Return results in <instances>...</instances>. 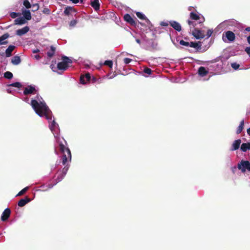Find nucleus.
<instances>
[{
    "instance_id": "2f4dec72",
    "label": "nucleus",
    "mask_w": 250,
    "mask_h": 250,
    "mask_svg": "<svg viewBox=\"0 0 250 250\" xmlns=\"http://www.w3.org/2000/svg\"><path fill=\"white\" fill-rule=\"evenodd\" d=\"M23 5L26 7L27 9H29L31 8V4L28 0H24L23 2Z\"/></svg>"
},
{
    "instance_id": "58836bf2",
    "label": "nucleus",
    "mask_w": 250,
    "mask_h": 250,
    "mask_svg": "<svg viewBox=\"0 0 250 250\" xmlns=\"http://www.w3.org/2000/svg\"><path fill=\"white\" fill-rule=\"evenodd\" d=\"M42 12L46 15H49L50 14V10L47 7L44 8Z\"/></svg>"
},
{
    "instance_id": "a18cd8bd",
    "label": "nucleus",
    "mask_w": 250,
    "mask_h": 250,
    "mask_svg": "<svg viewBox=\"0 0 250 250\" xmlns=\"http://www.w3.org/2000/svg\"><path fill=\"white\" fill-rule=\"evenodd\" d=\"M180 44H181V45H185V46H188V42H185L183 40H181L180 42Z\"/></svg>"
},
{
    "instance_id": "de8ad7c7",
    "label": "nucleus",
    "mask_w": 250,
    "mask_h": 250,
    "mask_svg": "<svg viewBox=\"0 0 250 250\" xmlns=\"http://www.w3.org/2000/svg\"><path fill=\"white\" fill-rule=\"evenodd\" d=\"M32 52L33 53H37L40 52V50L39 49H34Z\"/></svg>"
},
{
    "instance_id": "37998d69",
    "label": "nucleus",
    "mask_w": 250,
    "mask_h": 250,
    "mask_svg": "<svg viewBox=\"0 0 250 250\" xmlns=\"http://www.w3.org/2000/svg\"><path fill=\"white\" fill-rule=\"evenodd\" d=\"M132 60L131 59L125 58L124 60V62L125 64H128L131 62Z\"/></svg>"
},
{
    "instance_id": "0eeeda50",
    "label": "nucleus",
    "mask_w": 250,
    "mask_h": 250,
    "mask_svg": "<svg viewBox=\"0 0 250 250\" xmlns=\"http://www.w3.org/2000/svg\"><path fill=\"white\" fill-rule=\"evenodd\" d=\"M69 167L67 166H65L63 168L58 172V176L55 179L56 183L54 185L61 182L65 177L68 170Z\"/></svg>"
},
{
    "instance_id": "7ed1b4c3",
    "label": "nucleus",
    "mask_w": 250,
    "mask_h": 250,
    "mask_svg": "<svg viewBox=\"0 0 250 250\" xmlns=\"http://www.w3.org/2000/svg\"><path fill=\"white\" fill-rule=\"evenodd\" d=\"M188 26L190 27V32L196 39H203L205 37V33L203 31L199 29L197 26H194L193 22L188 21Z\"/></svg>"
},
{
    "instance_id": "6ab92c4d",
    "label": "nucleus",
    "mask_w": 250,
    "mask_h": 250,
    "mask_svg": "<svg viewBox=\"0 0 250 250\" xmlns=\"http://www.w3.org/2000/svg\"><path fill=\"white\" fill-rule=\"evenodd\" d=\"M15 48L16 47L14 45H9L5 50V57H10L12 55V51L15 49Z\"/></svg>"
},
{
    "instance_id": "680f3d73",
    "label": "nucleus",
    "mask_w": 250,
    "mask_h": 250,
    "mask_svg": "<svg viewBox=\"0 0 250 250\" xmlns=\"http://www.w3.org/2000/svg\"><path fill=\"white\" fill-rule=\"evenodd\" d=\"M152 45H153V46H155V45H153V42L152 43Z\"/></svg>"
},
{
    "instance_id": "b1692460",
    "label": "nucleus",
    "mask_w": 250,
    "mask_h": 250,
    "mask_svg": "<svg viewBox=\"0 0 250 250\" xmlns=\"http://www.w3.org/2000/svg\"><path fill=\"white\" fill-rule=\"evenodd\" d=\"M198 72L199 75L202 77L206 76L208 73V71L203 66L200 67Z\"/></svg>"
},
{
    "instance_id": "3c124183",
    "label": "nucleus",
    "mask_w": 250,
    "mask_h": 250,
    "mask_svg": "<svg viewBox=\"0 0 250 250\" xmlns=\"http://www.w3.org/2000/svg\"><path fill=\"white\" fill-rule=\"evenodd\" d=\"M229 22V21H224V22H223L221 24V25H224V24L226 25V24H227L228 22Z\"/></svg>"
},
{
    "instance_id": "4468645a",
    "label": "nucleus",
    "mask_w": 250,
    "mask_h": 250,
    "mask_svg": "<svg viewBox=\"0 0 250 250\" xmlns=\"http://www.w3.org/2000/svg\"><path fill=\"white\" fill-rule=\"evenodd\" d=\"M124 20L125 21L129 23L131 25H135L136 23L133 19L131 17V16L128 14H126L124 15Z\"/></svg>"
},
{
    "instance_id": "5fc2aeb1",
    "label": "nucleus",
    "mask_w": 250,
    "mask_h": 250,
    "mask_svg": "<svg viewBox=\"0 0 250 250\" xmlns=\"http://www.w3.org/2000/svg\"><path fill=\"white\" fill-rule=\"evenodd\" d=\"M54 185L49 184V185H48V188H52L53 187V186H54Z\"/></svg>"
},
{
    "instance_id": "ddd939ff",
    "label": "nucleus",
    "mask_w": 250,
    "mask_h": 250,
    "mask_svg": "<svg viewBox=\"0 0 250 250\" xmlns=\"http://www.w3.org/2000/svg\"><path fill=\"white\" fill-rule=\"evenodd\" d=\"M10 37V35L8 33L3 34L0 37V45H5L8 43V41L6 40Z\"/></svg>"
},
{
    "instance_id": "7c9ffc66",
    "label": "nucleus",
    "mask_w": 250,
    "mask_h": 250,
    "mask_svg": "<svg viewBox=\"0 0 250 250\" xmlns=\"http://www.w3.org/2000/svg\"><path fill=\"white\" fill-rule=\"evenodd\" d=\"M13 77V74L10 71H6L4 73V77L7 79H11Z\"/></svg>"
},
{
    "instance_id": "09e8293b",
    "label": "nucleus",
    "mask_w": 250,
    "mask_h": 250,
    "mask_svg": "<svg viewBox=\"0 0 250 250\" xmlns=\"http://www.w3.org/2000/svg\"><path fill=\"white\" fill-rule=\"evenodd\" d=\"M34 58L37 60H39L41 58V57L39 55H35Z\"/></svg>"
},
{
    "instance_id": "1a4fd4ad",
    "label": "nucleus",
    "mask_w": 250,
    "mask_h": 250,
    "mask_svg": "<svg viewBox=\"0 0 250 250\" xmlns=\"http://www.w3.org/2000/svg\"><path fill=\"white\" fill-rule=\"evenodd\" d=\"M202 44L200 42H188V46L193 48L195 52H203L205 50H201Z\"/></svg>"
},
{
    "instance_id": "39448f33",
    "label": "nucleus",
    "mask_w": 250,
    "mask_h": 250,
    "mask_svg": "<svg viewBox=\"0 0 250 250\" xmlns=\"http://www.w3.org/2000/svg\"><path fill=\"white\" fill-rule=\"evenodd\" d=\"M62 62L57 64V68L60 70L65 71L69 67V64L72 63V61L66 56L62 57Z\"/></svg>"
},
{
    "instance_id": "2eb2a0df",
    "label": "nucleus",
    "mask_w": 250,
    "mask_h": 250,
    "mask_svg": "<svg viewBox=\"0 0 250 250\" xmlns=\"http://www.w3.org/2000/svg\"><path fill=\"white\" fill-rule=\"evenodd\" d=\"M91 78L89 73H86L84 75H82L80 77V82L81 83L85 84L87 82L90 81Z\"/></svg>"
},
{
    "instance_id": "f3484780",
    "label": "nucleus",
    "mask_w": 250,
    "mask_h": 250,
    "mask_svg": "<svg viewBox=\"0 0 250 250\" xmlns=\"http://www.w3.org/2000/svg\"><path fill=\"white\" fill-rule=\"evenodd\" d=\"M30 201V199L27 196H26L24 198L21 199L18 203V205L20 207L24 206L26 204Z\"/></svg>"
},
{
    "instance_id": "bb28decb",
    "label": "nucleus",
    "mask_w": 250,
    "mask_h": 250,
    "mask_svg": "<svg viewBox=\"0 0 250 250\" xmlns=\"http://www.w3.org/2000/svg\"><path fill=\"white\" fill-rule=\"evenodd\" d=\"M137 17L141 20H145L146 22H149V20L146 17V16L143 13L140 12H137L136 13Z\"/></svg>"
},
{
    "instance_id": "bf43d9fd",
    "label": "nucleus",
    "mask_w": 250,
    "mask_h": 250,
    "mask_svg": "<svg viewBox=\"0 0 250 250\" xmlns=\"http://www.w3.org/2000/svg\"><path fill=\"white\" fill-rule=\"evenodd\" d=\"M96 79L93 78L92 79L93 82H94L95 81Z\"/></svg>"
},
{
    "instance_id": "ea45409f",
    "label": "nucleus",
    "mask_w": 250,
    "mask_h": 250,
    "mask_svg": "<svg viewBox=\"0 0 250 250\" xmlns=\"http://www.w3.org/2000/svg\"><path fill=\"white\" fill-rule=\"evenodd\" d=\"M78 22V21L76 20H72L69 23V26L71 27L75 26Z\"/></svg>"
},
{
    "instance_id": "5701e85b",
    "label": "nucleus",
    "mask_w": 250,
    "mask_h": 250,
    "mask_svg": "<svg viewBox=\"0 0 250 250\" xmlns=\"http://www.w3.org/2000/svg\"><path fill=\"white\" fill-rule=\"evenodd\" d=\"M22 14L25 20H30L31 19L32 17L31 13L29 10H25L22 11Z\"/></svg>"
},
{
    "instance_id": "aec40b11",
    "label": "nucleus",
    "mask_w": 250,
    "mask_h": 250,
    "mask_svg": "<svg viewBox=\"0 0 250 250\" xmlns=\"http://www.w3.org/2000/svg\"><path fill=\"white\" fill-rule=\"evenodd\" d=\"M72 12L76 13V10L70 6H67L64 10V14L66 16H69Z\"/></svg>"
},
{
    "instance_id": "a878e982",
    "label": "nucleus",
    "mask_w": 250,
    "mask_h": 250,
    "mask_svg": "<svg viewBox=\"0 0 250 250\" xmlns=\"http://www.w3.org/2000/svg\"><path fill=\"white\" fill-rule=\"evenodd\" d=\"M55 51H56V48L54 46L51 45L50 46V49L47 53V57L50 58H52L54 56V55L55 53Z\"/></svg>"
},
{
    "instance_id": "9b49d317",
    "label": "nucleus",
    "mask_w": 250,
    "mask_h": 250,
    "mask_svg": "<svg viewBox=\"0 0 250 250\" xmlns=\"http://www.w3.org/2000/svg\"><path fill=\"white\" fill-rule=\"evenodd\" d=\"M241 143V139H237L235 140L231 146V147L230 149L231 151H235L238 149L240 146V145Z\"/></svg>"
},
{
    "instance_id": "e2e57ef3",
    "label": "nucleus",
    "mask_w": 250,
    "mask_h": 250,
    "mask_svg": "<svg viewBox=\"0 0 250 250\" xmlns=\"http://www.w3.org/2000/svg\"><path fill=\"white\" fill-rule=\"evenodd\" d=\"M4 53H3L2 54H1V56H3Z\"/></svg>"
},
{
    "instance_id": "052dcab7",
    "label": "nucleus",
    "mask_w": 250,
    "mask_h": 250,
    "mask_svg": "<svg viewBox=\"0 0 250 250\" xmlns=\"http://www.w3.org/2000/svg\"><path fill=\"white\" fill-rule=\"evenodd\" d=\"M80 0L81 3H83V0Z\"/></svg>"
},
{
    "instance_id": "864d4df0",
    "label": "nucleus",
    "mask_w": 250,
    "mask_h": 250,
    "mask_svg": "<svg viewBox=\"0 0 250 250\" xmlns=\"http://www.w3.org/2000/svg\"><path fill=\"white\" fill-rule=\"evenodd\" d=\"M136 42L139 44L141 43V41L138 39H136Z\"/></svg>"
},
{
    "instance_id": "6e6d98bb",
    "label": "nucleus",
    "mask_w": 250,
    "mask_h": 250,
    "mask_svg": "<svg viewBox=\"0 0 250 250\" xmlns=\"http://www.w3.org/2000/svg\"><path fill=\"white\" fill-rule=\"evenodd\" d=\"M245 30L247 31H248V32H250V27H247L245 29Z\"/></svg>"
},
{
    "instance_id": "f257e3e1",
    "label": "nucleus",
    "mask_w": 250,
    "mask_h": 250,
    "mask_svg": "<svg viewBox=\"0 0 250 250\" xmlns=\"http://www.w3.org/2000/svg\"><path fill=\"white\" fill-rule=\"evenodd\" d=\"M31 105L39 116H44L48 120L49 123V127L51 131H53L57 125H58L54 119H52V113L44 102L39 103L36 100L32 99L31 101Z\"/></svg>"
},
{
    "instance_id": "473e14b6",
    "label": "nucleus",
    "mask_w": 250,
    "mask_h": 250,
    "mask_svg": "<svg viewBox=\"0 0 250 250\" xmlns=\"http://www.w3.org/2000/svg\"><path fill=\"white\" fill-rule=\"evenodd\" d=\"M32 11L33 12L37 11L39 9V5L38 3H35L31 5Z\"/></svg>"
},
{
    "instance_id": "8fccbe9b",
    "label": "nucleus",
    "mask_w": 250,
    "mask_h": 250,
    "mask_svg": "<svg viewBox=\"0 0 250 250\" xmlns=\"http://www.w3.org/2000/svg\"><path fill=\"white\" fill-rule=\"evenodd\" d=\"M71 1L73 3H77L79 2V0H69Z\"/></svg>"
},
{
    "instance_id": "cd10ccee",
    "label": "nucleus",
    "mask_w": 250,
    "mask_h": 250,
    "mask_svg": "<svg viewBox=\"0 0 250 250\" xmlns=\"http://www.w3.org/2000/svg\"><path fill=\"white\" fill-rule=\"evenodd\" d=\"M21 62V58L18 56H16L13 57L11 60L12 63L14 65L19 64Z\"/></svg>"
},
{
    "instance_id": "4c0bfd02",
    "label": "nucleus",
    "mask_w": 250,
    "mask_h": 250,
    "mask_svg": "<svg viewBox=\"0 0 250 250\" xmlns=\"http://www.w3.org/2000/svg\"><path fill=\"white\" fill-rule=\"evenodd\" d=\"M144 72L147 74L150 75L152 73V71L150 68H148V67H146L144 69Z\"/></svg>"
},
{
    "instance_id": "423d86ee",
    "label": "nucleus",
    "mask_w": 250,
    "mask_h": 250,
    "mask_svg": "<svg viewBox=\"0 0 250 250\" xmlns=\"http://www.w3.org/2000/svg\"><path fill=\"white\" fill-rule=\"evenodd\" d=\"M237 168L243 173L245 172L246 170L250 172V162L248 161L242 160L238 163Z\"/></svg>"
},
{
    "instance_id": "c85d7f7f",
    "label": "nucleus",
    "mask_w": 250,
    "mask_h": 250,
    "mask_svg": "<svg viewBox=\"0 0 250 250\" xmlns=\"http://www.w3.org/2000/svg\"><path fill=\"white\" fill-rule=\"evenodd\" d=\"M212 66L215 67V70L219 71L223 68V62H220L217 63H214Z\"/></svg>"
},
{
    "instance_id": "72a5a7b5",
    "label": "nucleus",
    "mask_w": 250,
    "mask_h": 250,
    "mask_svg": "<svg viewBox=\"0 0 250 250\" xmlns=\"http://www.w3.org/2000/svg\"><path fill=\"white\" fill-rule=\"evenodd\" d=\"M10 86L17 88H21L22 86L21 84L19 82H15L10 84Z\"/></svg>"
},
{
    "instance_id": "13d9d810",
    "label": "nucleus",
    "mask_w": 250,
    "mask_h": 250,
    "mask_svg": "<svg viewBox=\"0 0 250 250\" xmlns=\"http://www.w3.org/2000/svg\"><path fill=\"white\" fill-rule=\"evenodd\" d=\"M188 11H191L192 7H188Z\"/></svg>"
},
{
    "instance_id": "4d7b16f0",
    "label": "nucleus",
    "mask_w": 250,
    "mask_h": 250,
    "mask_svg": "<svg viewBox=\"0 0 250 250\" xmlns=\"http://www.w3.org/2000/svg\"><path fill=\"white\" fill-rule=\"evenodd\" d=\"M247 133L248 135L250 136V127L247 129Z\"/></svg>"
},
{
    "instance_id": "c9c22d12",
    "label": "nucleus",
    "mask_w": 250,
    "mask_h": 250,
    "mask_svg": "<svg viewBox=\"0 0 250 250\" xmlns=\"http://www.w3.org/2000/svg\"><path fill=\"white\" fill-rule=\"evenodd\" d=\"M104 64L108 66L110 68H112L113 65V62L111 60H107L104 62Z\"/></svg>"
},
{
    "instance_id": "a19ab883",
    "label": "nucleus",
    "mask_w": 250,
    "mask_h": 250,
    "mask_svg": "<svg viewBox=\"0 0 250 250\" xmlns=\"http://www.w3.org/2000/svg\"><path fill=\"white\" fill-rule=\"evenodd\" d=\"M19 15V13H16V12H11L10 13V17L13 18V19H15L17 17H18Z\"/></svg>"
},
{
    "instance_id": "20e7f679",
    "label": "nucleus",
    "mask_w": 250,
    "mask_h": 250,
    "mask_svg": "<svg viewBox=\"0 0 250 250\" xmlns=\"http://www.w3.org/2000/svg\"><path fill=\"white\" fill-rule=\"evenodd\" d=\"M190 19L193 21L194 26H197L203 23L205 20L204 16L197 11H191L189 14Z\"/></svg>"
},
{
    "instance_id": "dca6fc26",
    "label": "nucleus",
    "mask_w": 250,
    "mask_h": 250,
    "mask_svg": "<svg viewBox=\"0 0 250 250\" xmlns=\"http://www.w3.org/2000/svg\"><path fill=\"white\" fill-rule=\"evenodd\" d=\"M29 30L28 26H26L21 29H19L16 31V34L18 36H21L27 33Z\"/></svg>"
},
{
    "instance_id": "f8f14e48",
    "label": "nucleus",
    "mask_w": 250,
    "mask_h": 250,
    "mask_svg": "<svg viewBox=\"0 0 250 250\" xmlns=\"http://www.w3.org/2000/svg\"><path fill=\"white\" fill-rule=\"evenodd\" d=\"M11 213L10 209L9 208H6L2 213L1 220L2 221H6L10 216Z\"/></svg>"
},
{
    "instance_id": "4be33fe9",
    "label": "nucleus",
    "mask_w": 250,
    "mask_h": 250,
    "mask_svg": "<svg viewBox=\"0 0 250 250\" xmlns=\"http://www.w3.org/2000/svg\"><path fill=\"white\" fill-rule=\"evenodd\" d=\"M90 5L96 11H97L100 9V3L98 0H93V1H91Z\"/></svg>"
},
{
    "instance_id": "412c9836",
    "label": "nucleus",
    "mask_w": 250,
    "mask_h": 250,
    "mask_svg": "<svg viewBox=\"0 0 250 250\" xmlns=\"http://www.w3.org/2000/svg\"><path fill=\"white\" fill-rule=\"evenodd\" d=\"M240 149L242 151L244 152L250 150V142L243 143L240 146Z\"/></svg>"
},
{
    "instance_id": "f03ea898",
    "label": "nucleus",
    "mask_w": 250,
    "mask_h": 250,
    "mask_svg": "<svg viewBox=\"0 0 250 250\" xmlns=\"http://www.w3.org/2000/svg\"><path fill=\"white\" fill-rule=\"evenodd\" d=\"M57 142L58 143L60 150L61 152L63 153L62 155V164L65 165L67 161L68 158L71 160V154L70 149L68 148H65L64 145L63 144L62 141L61 140V138L58 136H55Z\"/></svg>"
},
{
    "instance_id": "79ce46f5",
    "label": "nucleus",
    "mask_w": 250,
    "mask_h": 250,
    "mask_svg": "<svg viewBox=\"0 0 250 250\" xmlns=\"http://www.w3.org/2000/svg\"><path fill=\"white\" fill-rule=\"evenodd\" d=\"M212 32V30L209 29L208 30L206 34L208 39L211 36Z\"/></svg>"
},
{
    "instance_id": "393cba45",
    "label": "nucleus",
    "mask_w": 250,
    "mask_h": 250,
    "mask_svg": "<svg viewBox=\"0 0 250 250\" xmlns=\"http://www.w3.org/2000/svg\"><path fill=\"white\" fill-rule=\"evenodd\" d=\"M14 22L15 24L21 25L24 24L26 22V20L23 17H20L16 19L14 21Z\"/></svg>"
},
{
    "instance_id": "6e6552de",
    "label": "nucleus",
    "mask_w": 250,
    "mask_h": 250,
    "mask_svg": "<svg viewBox=\"0 0 250 250\" xmlns=\"http://www.w3.org/2000/svg\"><path fill=\"white\" fill-rule=\"evenodd\" d=\"M224 37L229 42H233L235 40V35L231 31H226L223 35V40L224 42H226L227 41L224 39Z\"/></svg>"
},
{
    "instance_id": "f704fd0d",
    "label": "nucleus",
    "mask_w": 250,
    "mask_h": 250,
    "mask_svg": "<svg viewBox=\"0 0 250 250\" xmlns=\"http://www.w3.org/2000/svg\"><path fill=\"white\" fill-rule=\"evenodd\" d=\"M231 66L233 69L236 70L239 69L240 65L237 62H232L231 63Z\"/></svg>"
},
{
    "instance_id": "603ef678",
    "label": "nucleus",
    "mask_w": 250,
    "mask_h": 250,
    "mask_svg": "<svg viewBox=\"0 0 250 250\" xmlns=\"http://www.w3.org/2000/svg\"><path fill=\"white\" fill-rule=\"evenodd\" d=\"M247 41L249 44H250V36L247 37Z\"/></svg>"
},
{
    "instance_id": "9d476101",
    "label": "nucleus",
    "mask_w": 250,
    "mask_h": 250,
    "mask_svg": "<svg viewBox=\"0 0 250 250\" xmlns=\"http://www.w3.org/2000/svg\"><path fill=\"white\" fill-rule=\"evenodd\" d=\"M38 91L36 89L35 86L32 85H28L24 88L23 91V94L24 95H28L29 94H35L37 93Z\"/></svg>"
},
{
    "instance_id": "e433bc0d",
    "label": "nucleus",
    "mask_w": 250,
    "mask_h": 250,
    "mask_svg": "<svg viewBox=\"0 0 250 250\" xmlns=\"http://www.w3.org/2000/svg\"><path fill=\"white\" fill-rule=\"evenodd\" d=\"M28 187H25L21 190L17 194V196H21L24 194L25 192L28 190Z\"/></svg>"
},
{
    "instance_id": "49530a36",
    "label": "nucleus",
    "mask_w": 250,
    "mask_h": 250,
    "mask_svg": "<svg viewBox=\"0 0 250 250\" xmlns=\"http://www.w3.org/2000/svg\"><path fill=\"white\" fill-rule=\"evenodd\" d=\"M160 25L163 26H167L168 25V23L166 21H162Z\"/></svg>"
},
{
    "instance_id": "c756f323",
    "label": "nucleus",
    "mask_w": 250,
    "mask_h": 250,
    "mask_svg": "<svg viewBox=\"0 0 250 250\" xmlns=\"http://www.w3.org/2000/svg\"><path fill=\"white\" fill-rule=\"evenodd\" d=\"M244 125V120H242L240 122V124L238 126V128L237 129V131H236L237 134H240L242 132V131L243 129Z\"/></svg>"
},
{
    "instance_id": "a211bd4d",
    "label": "nucleus",
    "mask_w": 250,
    "mask_h": 250,
    "mask_svg": "<svg viewBox=\"0 0 250 250\" xmlns=\"http://www.w3.org/2000/svg\"><path fill=\"white\" fill-rule=\"evenodd\" d=\"M169 24L176 31H180L181 30V26L177 21H170L169 22Z\"/></svg>"
},
{
    "instance_id": "c03bdc74",
    "label": "nucleus",
    "mask_w": 250,
    "mask_h": 250,
    "mask_svg": "<svg viewBox=\"0 0 250 250\" xmlns=\"http://www.w3.org/2000/svg\"><path fill=\"white\" fill-rule=\"evenodd\" d=\"M245 52L248 54V55L250 57V46L247 47L245 49Z\"/></svg>"
}]
</instances>
